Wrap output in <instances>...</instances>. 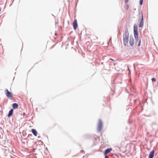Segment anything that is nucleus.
<instances>
[{
	"instance_id": "nucleus-1",
	"label": "nucleus",
	"mask_w": 158,
	"mask_h": 158,
	"mask_svg": "<svg viewBox=\"0 0 158 158\" xmlns=\"http://www.w3.org/2000/svg\"><path fill=\"white\" fill-rule=\"evenodd\" d=\"M123 41L125 44L127 43L128 41L129 33L127 31L125 32L123 35Z\"/></svg>"
},
{
	"instance_id": "nucleus-2",
	"label": "nucleus",
	"mask_w": 158,
	"mask_h": 158,
	"mask_svg": "<svg viewBox=\"0 0 158 158\" xmlns=\"http://www.w3.org/2000/svg\"><path fill=\"white\" fill-rule=\"evenodd\" d=\"M5 92L6 95L8 98L11 100L13 99V96L11 93L7 89H5Z\"/></svg>"
},
{
	"instance_id": "nucleus-3",
	"label": "nucleus",
	"mask_w": 158,
	"mask_h": 158,
	"mask_svg": "<svg viewBox=\"0 0 158 158\" xmlns=\"http://www.w3.org/2000/svg\"><path fill=\"white\" fill-rule=\"evenodd\" d=\"M102 128V122L101 119L98 121L97 130L98 131H100Z\"/></svg>"
},
{
	"instance_id": "nucleus-4",
	"label": "nucleus",
	"mask_w": 158,
	"mask_h": 158,
	"mask_svg": "<svg viewBox=\"0 0 158 158\" xmlns=\"http://www.w3.org/2000/svg\"><path fill=\"white\" fill-rule=\"evenodd\" d=\"M73 27L74 29L75 30H76L78 26L77 20L76 19H75L73 23Z\"/></svg>"
},
{
	"instance_id": "nucleus-5",
	"label": "nucleus",
	"mask_w": 158,
	"mask_h": 158,
	"mask_svg": "<svg viewBox=\"0 0 158 158\" xmlns=\"http://www.w3.org/2000/svg\"><path fill=\"white\" fill-rule=\"evenodd\" d=\"M154 153L155 152L154 150L150 152L149 153L148 158H152L154 156Z\"/></svg>"
},
{
	"instance_id": "nucleus-6",
	"label": "nucleus",
	"mask_w": 158,
	"mask_h": 158,
	"mask_svg": "<svg viewBox=\"0 0 158 158\" xmlns=\"http://www.w3.org/2000/svg\"><path fill=\"white\" fill-rule=\"evenodd\" d=\"M141 19L140 23V24H139V27H142V26H143V14H142V13H141Z\"/></svg>"
},
{
	"instance_id": "nucleus-7",
	"label": "nucleus",
	"mask_w": 158,
	"mask_h": 158,
	"mask_svg": "<svg viewBox=\"0 0 158 158\" xmlns=\"http://www.w3.org/2000/svg\"><path fill=\"white\" fill-rule=\"evenodd\" d=\"M129 43L131 46H133L134 45V39L132 37H130Z\"/></svg>"
},
{
	"instance_id": "nucleus-8",
	"label": "nucleus",
	"mask_w": 158,
	"mask_h": 158,
	"mask_svg": "<svg viewBox=\"0 0 158 158\" xmlns=\"http://www.w3.org/2000/svg\"><path fill=\"white\" fill-rule=\"evenodd\" d=\"M112 150V148H109L106 149L104 153V155L106 156V155L109 153H110L111 151Z\"/></svg>"
},
{
	"instance_id": "nucleus-9",
	"label": "nucleus",
	"mask_w": 158,
	"mask_h": 158,
	"mask_svg": "<svg viewBox=\"0 0 158 158\" xmlns=\"http://www.w3.org/2000/svg\"><path fill=\"white\" fill-rule=\"evenodd\" d=\"M31 132H32V133L34 134V135H35V136H37V132L35 129H32Z\"/></svg>"
},
{
	"instance_id": "nucleus-10",
	"label": "nucleus",
	"mask_w": 158,
	"mask_h": 158,
	"mask_svg": "<svg viewBox=\"0 0 158 158\" xmlns=\"http://www.w3.org/2000/svg\"><path fill=\"white\" fill-rule=\"evenodd\" d=\"M13 107L14 109H17L18 108V105L16 103H14L13 104Z\"/></svg>"
},
{
	"instance_id": "nucleus-11",
	"label": "nucleus",
	"mask_w": 158,
	"mask_h": 158,
	"mask_svg": "<svg viewBox=\"0 0 158 158\" xmlns=\"http://www.w3.org/2000/svg\"><path fill=\"white\" fill-rule=\"evenodd\" d=\"M13 110L12 109H11L9 112V114L8 115V117H10V116H11L13 113Z\"/></svg>"
},
{
	"instance_id": "nucleus-12",
	"label": "nucleus",
	"mask_w": 158,
	"mask_h": 158,
	"mask_svg": "<svg viewBox=\"0 0 158 158\" xmlns=\"http://www.w3.org/2000/svg\"><path fill=\"white\" fill-rule=\"evenodd\" d=\"M134 36L136 41L139 40L138 35H134Z\"/></svg>"
},
{
	"instance_id": "nucleus-13",
	"label": "nucleus",
	"mask_w": 158,
	"mask_h": 158,
	"mask_svg": "<svg viewBox=\"0 0 158 158\" xmlns=\"http://www.w3.org/2000/svg\"><path fill=\"white\" fill-rule=\"evenodd\" d=\"M137 41H138L137 45L138 46H139L140 45L141 40H140V39L139 40H137Z\"/></svg>"
},
{
	"instance_id": "nucleus-14",
	"label": "nucleus",
	"mask_w": 158,
	"mask_h": 158,
	"mask_svg": "<svg viewBox=\"0 0 158 158\" xmlns=\"http://www.w3.org/2000/svg\"><path fill=\"white\" fill-rule=\"evenodd\" d=\"M138 31L137 28L136 27L134 26V31Z\"/></svg>"
},
{
	"instance_id": "nucleus-15",
	"label": "nucleus",
	"mask_w": 158,
	"mask_h": 158,
	"mask_svg": "<svg viewBox=\"0 0 158 158\" xmlns=\"http://www.w3.org/2000/svg\"><path fill=\"white\" fill-rule=\"evenodd\" d=\"M134 35H138V31H134Z\"/></svg>"
},
{
	"instance_id": "nucleus-16",
	"label": "nucleus",
	"mask_w": 158,
	"mask_h": 158,
	"mask_svg": "<svg viewBox=\"0 0 158 158\" xmlns=\"http://www.w3.org/2000/svg\"><path fill=\"white\" fill-rule=\"evenodd\" d=\"M156 79L154 78H152V81H156Z\"/></svg>"
},
{
	"instance_id": "nucleus-17",
	"label": "nucleus",
	"mask_w": 158,
	"mask_h": 158,
	"mask_svg": "<svg viewBox=\"0 0 158 158\" xmlns=\"http://www.w3.org/2000/svg\"><path fill=\"white\" fill-rule=\"evenodd\" d=\"M143 0H140V4L142 5L143 4Z\"/></svg>"
},
{
	"instance_id": "nucleus-18",
	"label": "nucleus",
	"mask_w": 158,
	"mask_h": 158,
	"mask_svg": "<svg viewBox=\"0 0 158 158\" xmlns=\"http://www.w3.org/2000/svg\"><path fill=\"white\" fill-rule=\"evenodd\" d=\"M129 5L127 4V5H126V8L127 10L128 9V8H129Z\"/></svg>"
},
{
	"instance_id": "nucleus-19",
	"label": "nucleus",
	"mask_w": 158,
	"mask_h": 158,
	"mask_svg": "<svg viewBox=\"0 0 158 158\" xmlns=\"http://www.w3.org/2000/svg\"><path fill=\"white\" fill-rule=\"evenodd\" d=\"M125 2L126 3H127L128 2V0H125Z\"/></svg>"
},
{
	"instance_id": "nucleus-20",
	"label": "nucleus",
	"mask_w": 158,
	"mask_h": 158,
	"mask_svg": "<svg viewBox=\"0 0 158 158\" xmlns=\"http://www.w3.org/2000/svg\"><path fill=\"white\" fill-rule=\"evenodd\" d=\"M105 158H109V157L108 156L106 155L105 156Z\"/></svg>"
},
{
	"instance_id": "nucleus-21",
	"label": "nucleus",
	"mask_w": 158,
	"mask_h": 158,
	"mask_svg": "<svg viewBox=\"0 0 158 158\" xmlns=\"http://www.w3.org/2000/svg\"><path fill=\"white\" fill-rule=\"evenodd\" d=\"M110 60H112L113 61H114V60H113V59H112L111 58H110Z\"/></svg>"
},
{
	"instance_id": "nucleus-22",
	"label": "nucleus",
	"mask_w": 158,
	"mask_h": 158,
	"mask_svg": "<svg viewBox=\"0 0 158 158\" xmlns=\"http://www.w3.org/2000/svg\"><path fill=\"white\" fill-rule=\"evenodd\" d=\"M1 7H0V12L1 11Z\"/></svg>"
},
{
	"instance_id": "nucleus-23",
	"label": "nucleus",
	"mask_w": 158,
	"mask_h": 158,
	"mask_svg": "<svg viewBox=\"0 0 158 158\" xmlns=\"http://www.w3.org/2000/svg\"><path fill=\"white\" fill-rule=\"evenodd\" d=\"M23 115H25V113H24Z\"/></svg>"
},
{
	"instance_id": "nucleus-24",
	"label": "nucleus",
	"mask_w": 158,
	"mask_h": 158,
	"mask_svg": "<svg viewBox=\"0 0 158 158\" xmlns=\"http://www.w3.org/2000/svg\"><path fill=\"white\" fill-rule=\"evenodd\" d=\"M96 38L97 39H98V37H96Z\"/></svg>"
},
{
	"instance_id": "nucleus-25",
	"label": "nucleus",
	"mask_w": 158,
	"mask_h": 158,
	"mask_svg": "<svg viewBox=\"0 0 158 158\" xmlns=\"http://www.w3.org/2000/svg\"><path fill=\"white\" fill-rule=\"evenodd\" d=\"M157 83L158 84V82H157Z\"/></svg>"
}]
</instances>
